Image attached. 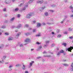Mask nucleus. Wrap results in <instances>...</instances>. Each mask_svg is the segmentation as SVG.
Returning <instances> with one entry per match:
<instances>
[{"mask_svg":"<svg viewBox=\"0 0 73 73\" xmlns=\"http://www.w3.org/2000/svg\"><path fill=\"white\" fill-rule=\"evenodd\" d=\"M50 11L51 12H52V13H53V12H54V10H50Z\"/></svg>","mask_w":73,"mask_h":73,"instance_id":"33","label":"nucleus"},{"mask_svg":"<svg viewBox=\"0 0 73 73\" xmlns=\"http://www.w3.org/2000/svg\"><path fill=\"white\" fill-rule=\"evenodd\" d=\"M70 9H73V7L72 6H70Z\"/></svg>","mask_w":73,"mask_h":73,"instance_id":"29","label":"nucleus"},{"mask_svg":"<svg viewBox=\"0 0 73 73\" xmlns=\"http://www.w3.org/2000/svg\"><path fill=\"white\" fill-rule=\"evenodd\" d=\"M45 8V6H44V7H42V9H44V8Z\"/></svg>","mask_w":73,"mask_h":73,"instance_id":"54","label":"nucleus"},{"mask_svg":"<svg viewBox=\"0 0 73 73\" xmlns=\"http://www.w3.org/2000/svg\"><path fill=\"white\" fill-rule=\"evenodd\" d=\"M49 42V40H46V44H48Z\"/></svg>","mask_w":73,"mask_h":73,"instance_id":"30","label":"nucleus"},{"mask_svg":"<svg viewBox=\"0 0 73 73\" xmlns=\"http://www.w3.org/2000/svg\"><path fill=\"white\" fill-rule=\"evenodd\" d=\"M69 38H70V39H73V36H70L69 37Z\"/></svg>","mask_w":73,"mask_h":73,"instance_id":"35","label":"nucleus"},{"mask_svg":"<svg viewBox=\"0 0 73 73\" xmlns=\"http://www.w3.org/2000/svg\"><path fill=\"white\" fill-rule=\"evenodd\" d=\"M2 28H3V29L4 28H5V26H3L2 27Z\"/></svg>","mask_w":73,"mask_h":73,"instance_id":"39","label":"nucleus"},{"mask_svg":"<svg viewBox=\"0 0 73 73\" xmlns=\"http://www.w3.org/2000/svg\"><path fill=\"white\" fill-rule=\"evenodd\" d=\"M64 50H61L60 51V53H64Z\"/></svg>","mask_w":73,"mask_h":73,"instance_id":"23","label":"nucleus"},{"mask_svg":"<svg viewBox=\"0 0 73 73\" xmlns=\"http://www.w3.org/2000/svg\"><path fill=\"white\" fill-rule=\"evenodd\" d=\"M42 24L43 25H46V24H45V23H43Z\"/></svg>","mask_w":73,"mask_h":73,"instance_id":"51","label":"nucleus"},{"mask_svg":"<svg viewBox=\"0 0 73 73\" xmlns=\"http://www.w3.org/2000/svg\"><path fill=\"white\" fill-rule=\"evenodd\" d=\"M44 15L45 16L48 17V16H49V13L48 12H45L44 13Z\"/></svg>","mask_w":73,"mask_h":73,"instance_id":"5","label":"nucleus"},{"mask_svg":"<svg viewBox=\"0 0 73 73\" xmlns=\"http://www.w3.org/2000/svg\"><path fill=\"white\" fill-rule=\"evenodd\" d=\"M44 57H51V55H44Z\"/></svg>","mask_w":73,"mask_h":73,"instance_id":"13","label":"nucleus"},{"mask_svg":"<svg viewBox=\"0 0 73 73\" xmlns=\"http://www.w3.org/2000/svg\"><path fill=\"white\" fill-rule=\"evenodd\" d=\"M25 73H28V72L27 71H26L25 72Z\"/></svg>","mask_w":73,"mask_h":73,"instance_id":"60","label":"nucleus"},{"mask_svg":"<svg viewBox=\"0 0 73 73\" xmlns=\"http://www.w3.org/2000/svg\"><path fill=\"white\" fill-rule=\"evenodd\" d=\"M64 20H63L62 21H61V24H62V23H63V22H64Z\"/></svg>","mask_w":73,"mask_h":73,"instance_id":"56","label":"nucleus"},{"mask_svg":"<svg viewBox=\"0 0 73 73\" xmlns=\"http://www.w3.org/2000/svg\"><path fill=\"white\" fill-rule=\"evenodd\" d=\"M57 33H58V32H60V30H59V29H58V30H57Z\"/></svg>","mask_w":73,"mask_h":73,"instance_id":"47","label":"nucleus"},{"mask_svg":"<svg viewBox=\"0 0 73 73\" xmlns=\"http://www.w3.org/2000/svg\"><path fill=\"white\" fill-rule=\"evenodd\" d=\"M25 9H26V7H25L23 8V11H24V10H25Z\"/></svg>","mask_w":73,"mask_h":73,"instance_id":"43","label":"nucleus"},{"mask_svg":"<svg viewBox=\"0 0 73 73\" xmlns=\"http://www.w3.org/2000/svg\"><path fill=\"white\" fill-rule=\"evenodd\" d=\"M67 1H67V0H65L64 1V2L65 3H67Z\"/></svg>","mask_w":73,"mask_h":73,"instance_id":"63","label":"nucleus"},{"mask_svg":"<svg viewBox=\"0 0 73 73\" xmlns=\"http://www.w3.org/2000/svg\"><path fill=\"white\" fill-rule=\"evenodd\" d=\"M73 29L71 28H69L68 29V31H72Z\"/></svg>","mask_w":73,"mask_h":73,"instance_id":"14","label":"nucleus"},{"mask_svg":"<svg viewBox=\"0 0 73 73\" xmlns=\"http://www.w3.org/2000/svg\"><path fill=\"white\" fill-rule=\"evenodd\" d=\"M19 29V26H17V28H16V29Z\"/></svg>","mask_w":73,"mask_h":73,"instance_id":"58","label":"nucleus"},{"mask_svg":"<svg viewBox=\"0 0 73 73\" xmlns=\"http://www.w3.org/2000/svg\"><path fill=\"white\" fill-rule=\"evenodd\" d=\"M34 50V49H31V51H33V50Z\"/></svg>","mask_w":73,"mask_h":73,"instance_id":"61","label":"nucleus"},{"mask_svg":"<svg viewBox=\"0 0 73 73\" xmlns=\"http://www.w3.org/2000/svg\"><path fill=\"white\" fill-rule=\"evenodd\" d=\"M8 40H9V41H10L11 40H12V38L9 37V38Z\"/></svg>","mask_w":73,"mask_h":73,"instance_id":"34","label":"nucleus"},{"mask_svg":"<svg viewBox=\"0 0 73 73\" xmlns=\"http://www.w3.org/2000/svg\"><path fill=\"white\" fill-rule=\"evenodd\" d=\"M16 68H18V67H19V64H17L16 66H15Z\"/></svg>","mask_w":73,"mask_h":73,"instance_id":"41","label":"nucleus"},{"mask_svg":"<svg viewBox=\"0 0 73 73\" xmlns=\"http://www.w3.org/2000/svg\"><path fill=\"white\" fill-rule=\"evenodd\" d=\"M43 53L44 54H46L47 53V52L45 51H44L43 52Z\"/></svg>","mask_w":73,"mask_h":73,"instance_id":"46","label":"nucleus"},{"mask_svg":"<svg viewBox=\"0 0 73 73\" xmlns=\"http://www.w3.org/2000/svg\"><path fill=\"white\" fill-rule=\"evenodd\" d=\"M7 57V56H3V58L5 59Z\"/></svg>","mask_w":73,"mask_h":73,"instance_id":"48","label":"nucleus"},{"mask_svg":"<svg viewBox=\"0 0 73 73\" xmlns=\"http://www.w3.org/2000/svg\"><path fill=\"white\" fill-rule=\"evenodd\" d=\"M21 16V15H20V14H19V17H20Z\"/></svg>","mask_w":73,"mask_h":73,"instance_id":"57","label":"nucleus"},{"mask_svg":"<svg viewBox=\"0 0 73 73\" xmlns=\"http://www.w3.org/2000/svg\"><path fill=\"white\" fill-rule=\"evenodd\" d=\"M5 3H6V4H9V3H10V2H9V0H6L5 1Z\"/></svg>","mask_w":73,"mask_h":73,"instance_id":"8","label":"nucleus"},{"mask_svg":"<svg viewBox=\"0 0 73 73\" xmlns=\"http://www.w3.org/2000/svg\"><path fill=\"white\" fill-rule=\"evenodd\" d=\"M41 58V56H38L36 57V58H37V59H38V58Z\"/></svg>","mask_w":73,"mask_h":73,"instance_id":"37","label":"nucleus"},{"mask_svg":"<svg viewBox=\"0 0 73 73\" xmlns=\"http://www.w3.org/2000/svg\"><path fill=\"white\" fill-rule=\"evenodd\" d=\"M54 24V23H50L49 22H47V24H48V25H51V24Z\"/></svg>","mask_w":73,"mask_h":73,"instance_id":"11","label":"nucleus"},{"mask_svg":"<svg viewBox=\"0 0 73 73\" xmlns=\"http://www.w3.org/2000/svg\"><path fill=\"white\" fill-rule=\"evenodd\" d=\"M36 36H38V37H39V36H41V35L39 34L38 35H36Z\"/></svg>","mask_w":73,"mask_h":73,"instance_id":"42","label":"nucleus"},{"mask_svg":"<svg viewBox=\"0 0 73 73\" xmlns=\"http://www.w3.org/2000/svg\"><path fill=\"white\" fill-rule=\"evenodd\" d=\"M41 26V24L40 23H38L37 24V25L36 26L37 27H40Z\"/></svg>","mask_w":73,"mask_h":73,"instance_id":"16","label":"nucleus"},{"mask_svg":"<svg viewBox=\"0 0 73 73\" xmlns=\"http://www.w3.org/2000/svg\"><path fill=\"white\" fill-rule=\"evenodd\" d=\"M37 3H39V4H42V3H44V1L43 0L42 1H37Z\"/></svg>","mask_w":73,"mask_h":73,"instance_id":"6","label":"nucleus"},{"mask_svg":"<svg viewBox=\"0 0 73 73\" xmlns=\"http://www.w3.org/2000/svg\"><path fill=\"white\" fill-rule=\"evenodd\" d=\"M3 11H4V12H5V11H6V8H4L3 10Z\"/></svg>","mask_w":73,"mask_h":73,"instance_id":"38","label":"nucleus"},{"mask_svg":"<svg viewBox=\"0 0 73 73\" xmlns=\"http://www.w3.org/2000/svg\"><path fill=\"white\" fill-rule=\"evenodd\" d=\"M73 17V15H72L70 16V17Z\"/></svg>","mask_w":73,"mask_h":73,"instance_id":"55","label":"nucleus"},{"mask_svg":"<svg viewBox=\"0 0 73 73\" xmlns=\"http://www.w3.org/2000/svg\"><path fill=\"white\" fill-rule=\"evenodd\" d=\"M21 27H22V25L21 24H19V28H20Z\"/></svg>","mask_w":73,"mask_h":73,"instance_id":"18","label":"nucleus"},{"mask_svg":"<svg viewBox=\"0 0 73 73\" xmlns=\"http://www.w3.org/2000/svg\"><path fill=\"white\" fill-rule=\"evenodd\" d=\"M33 22L34 23H35L36 22V21H33Z\"/></svg>","mask_w":73,"mask_h":73,"instance_id":"62","label":"nucleus"},{"mask_svg":"<svg viewBox=\"0 0 73 73\" xmlns=\"http://www.w3.org/2000/svg\"><path fill=\"white\" fill-rule=\"evenodd\" d=\"M33 32H36V29H34L33 30Z\"/></svg>","mask_w":73,"mask_h":73,"instance_id":"40","label":"nucleus"},{"mask_svg":"<svg viewBox=\"0 0 73 73\" xmlns=\"http://www.w3.org/2000/svg\"><path fill=\"white\" fill-rule=\"evenodd\" d=\"M61 35H58L57 37H61Z\"/></svg>","mask_w":73,"mask_h":73,"instance_id":"36","label":"nucleus"},{"mask_svg":"<svg viewBox=\"0 0 73 73\" xmlns=\"http://www.w3.org/2000/svg\"><path fill=\"white\" fill-rule=\"evenodd\" d=\"M52 7H55V5H52Z\"/></svg>","mask_w":73,"mask_h":73,"instance_id":"59","label":"nucleus"},{"mask_svg":"<svg viewBox=\"0 0 73 73\" xmlns=\"http://www.w3.org/2000/svg\"><path fill=\"white\" fill-rule=\"evenodd\" d=\"M33 0H30V1H29V2H28V3H29V4L31 3L32 2H33Z\"/></svg>","mask_w":73,"mask_h":73,"instance_id":"17","label":"nucleus"},{"mask_svg":"<svg viewBox=\"0 0 73 73\" xmlns=\"http://www.w3.org/2000/svg\"><path fill=\"white\" fill-rule=\"evenodd\" d=\"M62 45H64V46H66V43H63Z\"/></svg>","mask_w":73,"mask_h":73,"instance_id":"15","label":"nucleus"},{"mask_svg":"<svg viewBox=\"0 0 73 73\" xmlns=\"http://www.w3.org/2000/svg\"><path fill=\"white\" fill-rule=\"evenodd\" d=\"M60 52H58L57 53V55L58 56H60Z\"/></svg>","mask_w":73,"mask_h":73,"instance_id":"28","label":"nucleus"},{"mask_svg":"<svg viewBox=\"0 0 73 73\" xmlns=\"http://www.w3.org/2000/svg\"><path fill=\"white\" fill-rule=\"evenodd\" d=\"M15 26H12V29H13V28H15Z\"/></svg>","mask_w":73,"mask_h":73,"instance_id":"52","label":"nucleus"},{"mask_svg":"<svg viewBox=\"0 0 73 73\" xmlns=\"http://www.w3.org/2000/svg\"><path fill=\"white\" fill-rule=\"evenodd\" d=\"M63 65L64 66H68V64H64Z\"/></svg>","mask_w":73,"mask_h":73,"instance_id":"27","label":"nucleus"},{"mask_svg":"<svg viewBox=\"0 0 73 73\" xmlns=\"http://www.w3.org/2000/svg\"><path fill=\"white\" fill-rule=\"evenodd\" d=\"M36 43L37 44H38V45L41 44V43H39V42H37Z\"/></svg>","mask_w":73,"mask_h":73,"instance_id":"45","label":"nucleus"},{"mask_svg":"<svg viewBox=\"0 0 73 73\" xmlns=\"http://www.w3.org/2000/svg\"><path fill=\"white\" fill-rule=\"evenodd\" d=\"M72 49H73V46H70V47H69L68 48L67 50H68V52H72L71 51L72 50Z\"/></svg>","mask_w":73,"mask_h":73,"instance_id":"3","label":"nucleus"},{"mask_svg":"<svg viewBox=\"0 0 73 73\" xmlns=\"http://www.w3.org/2000/svg\"><path fill=\"white\" fill-rule=\"evenodd\" d=\"M4 46V44H2V46H0V47H1V48H3V47Z\"/></svg>","mask_w":73,"mask_h":73,"instance_id":"44","label":"nucleus"},{"mask_svg":"<svg viewBox=\"0 0 73 73\" xmlns=\"http://www.w3.org/2000/svg\"><path fill=\"white\" fill-rule=\"evenodd\" d=\"M30 41V39L29 38L26 39L24 42V45H27L29 43V42Z\"/></svg>","mask_w":73,"mask_h":73,"instance_id":"1","label":"nucleus"},{"mask_svg":"<svg viewBox=\"0 0 73 73\" xmlns=\"http://www.w3.org/2000/svg\"><path fill=\"white\" fill-rule=\"evenodd\" d=\"M15 38H19V34H17L16 35Z\"/></svg>","mask_w":73,"mask_h":73,"instance_id":"19","label":"nucleus"},{"mask_svg":"<svg viewBox=\"0 0 73 73\" xmlns=\"http://www.w3.org/2000/svg\"><path fill=\"white\" fill-rule=\"evenodd\" d=\"M71 71H73V63L71 65Z\"/></svg>","mask_w":73,"mask_h":73,"instance_id":"9","label":"nucleus"},{"mask_svg":"<svg viewBox=\"0 0 73 73\" xmlns=\"http://www.w3.org/2000/svg\"><path fill=\"white\" fill-rule=\"evenodd\" d=\"M23 4H24V3H21L20 5V7H22V6H23Z\"/></svg>","mask_w":73,"mask_h":73,"instance_id":"32","label":"nucleus"},{"mask_svg":"<svg viewBox=\"0 0 73 73\" xmlns=\"http://www.w3.org/2000/svg\"><path fill=\"white\" fill-rule=\"evenodd\" d=\"M13 67V65H11L9 66V69H11V68H12Z\"/></svg>","mask_w":73,"mask_h":73,"instance_id":"20","label":"nucleus"},{"mask_svg":"<svg viewBox=\"0 0 73 73\" xmlns=\"http://www.w3.org/2000/svg\"><path fill=\"white\" fill-rule=\"evenodd\" d=\"M64 34H68V33H67V32H65L64 33Z\"/></svg>","mask_w":73,"mask_h":73,"instance_id":"49","label":"nucleus"},{"mask_svg":"<svg viewBox=\"0 0 73 73\" xmlns=\"http://www.w3.org/2000/svg\"><path fill=\"white\" fill-rule=\"evenodd\" d=\"M41 48H42V46H40L38 48V50H40V49H41Z\"/></svg>","mask_w":73,"mask_h":73,"instance_id":"31","label":"nucleus"},{"mask_svg":"<svg viewBox=\"0 0 73 73\" xmlns=\"http://www.w3.org/2000/svg\"><path fill=\"white\" fill-rule=\"evenodd\" d=\"M50 20L51 21H54V19L53 18H51Z\"/></svg>","mask_w":73,"mask_h":73,"instance_id":"26","label":"nucleus"},{"mask_svg":"<svg viewBox=\"0 0 73 73\" xmlns=\"http://www.w3.org/2000/svg\"><path fill=\"white\" fill-rule=\"evenodd\" d=\"M33 63H34V61H32L31 62H30V65L31 66H32V64Z\"/></svg>","mask_w":73,"mask_h":73,"instance_id":"10","label":"nucleus"},{"mask_svg":"<svg viewBox=\"0 0 73 73\" xmlns=\"http://www.w3.org/2000/svg\"><path fill=\"white\" fill-rule=\"evenodd\" d=\"M19 47H23V44H21L19 45Z\"/></svg>","mask_w":73,"mask_h":73,"instance_id":"24","label":"nucleus"},{"mask_svg":"<svg viewBox=\"0 0 73 73\" xmlns=\"http://www.w3.org/2000/svg\"><path fill=\"white\" fill-rule=\"evenodd\" d=\"M15 18L14 17H13L11 18L10 21V22L12 23V22H13V21H14V20H15Z\"/></svg>","mask_w":73,"mask_h":73,"instance_id":"4","label":"nucleus"},{"mask_svg":"<svg viewBox=\"0 0 73 73\" xmlns=\"http://www.w3.org/2000/svg\"><path fill=\"white\" fill-rule=\"evenodd\" d=\"M22 69L23 70H25L26 69L25 66L24 64H23Z\"/></svg>","mask_w":73,"mask_h":73,"instance_id":"7","label":"nucleus"},{"mask_svg":"<svg viewBox=\"0 0 73 73\" xmlns=\"http://www.w3.org/2000/svg\"><path fill=\"white\" fill-rule=\"evenodd\" d=\"M33 13H30L26 16V18L27 19H30L31 18V17L32 16H33Z\"/></svg>","mask_w":73,"mask_h":73,"instance_id":"2","label":"nucleus"},{"mask_svg":"<svg viewBox=\"0 0 73 73\" xmlns=\"http://www.w3.org/2000/svg\"><path fill=\"white\" fill-rule=\"evenodd\" d=\"M31 33H26L25 34V35L26 36H28L29 35H31Z\"/></svg>","mask_w":73,"mask_h":73,"instance_id":"12","label":"nucleus"},{"mask_svg":"<svg viewBox=\"0 0 73 73\" xmlns=\"http://www.w3.org/2000/svg\"><path fill=\"white\" fill-rule=\"evenodd\" d=\"M29 26V25H28L26 24L25 25V27H28Z\"/></svg>","mask_w":73,"mask_h":73,"instance_id":"50","label":"nucleus"},{"mask_svg":"<svg viewBox=\"0 0 73 73\" xmlns=\"http://www.w3.org/2000/svg\"><path fill=\"white\" fill-rule=\"evenodd\" d=\"M18 10H19V8H16L14 10V11H15L16 12L17 11H18Z\"/></svg>","mask_w":73,"mask_h":73,"instance_id":"22","label":"nucleus"},{"mask_svg":"<svg viewBox=\"0 0 73 73\" xmlns=\"http://www.w3.org/2000/svg\"><path fill=\"white\" fill-rule=\"evenodd\" d=\"M55 46V44H54V43H53L51 44V46H52V47H53V46Z\"/></svg>","mask_w":73,"mask_h":73,"instance_id":"21","label":"nucleus"},{"mask_svg":"<svg viewBox=\"0 0 73 73\" xmlns=\"http://www.w3.org/2000/svg\"><path fill=\"white\" fill-rule=\"evenodd\" d=\"M2 35V32L0 31V35Z\"/></svg>","mask_w":73,"mask_h":73,"instance_id":"53","label":"nucleus"},{"mask_svg":"<svg viewBox=\"0 0 73 73\" xmlns=\"http://www.w3.org/2000/svg\"><path fill=\"white\" fill-rule=\"evenodd\" d=\"M21 35V33L19 32V35Z\"/></svg>","mask_w":73,"mask_h":73,"instance_id":"64","label":"nucleus"},{"mask_svg":"<svg viewBox=\"0 0 73 73\" xmlns=\"http://www.w3.org/2000/svg\"><path fill=\"white\" fill-rule=\"evenodd\" d=\"M5 35H6V36H8V35H9V33H5Z\"/></svg>","mask_w":73,"mask_h":73,"instance_id":"25","label":"nucleus"}]
</instances>
